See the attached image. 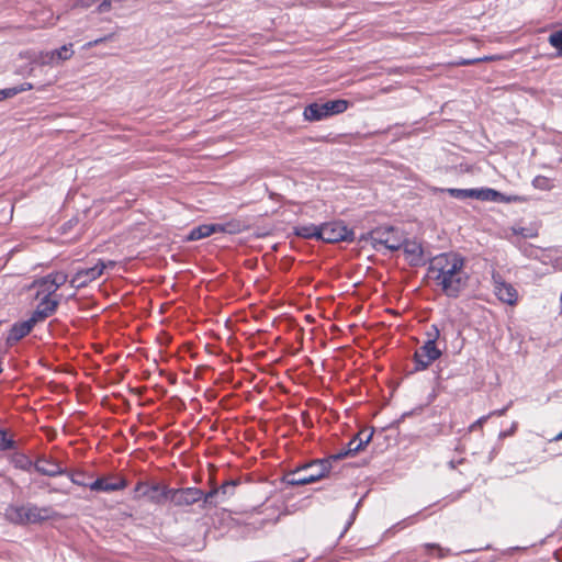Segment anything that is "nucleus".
<instances>
[{
  "mask_svg": "<svg viewBox=\"0 0 562 562\" xmlns=\"http://www.w3.org/2000/svg\"><path fill=\"white\" fill-rule=\"evenodd\" d=\"M464 266L465 259L460 254L443 252L430 260L428 273L446 296L457 299L469 282Z\"/></svg>",
  "mask_w": 562,
  "mask_h": 562,
  "instance_id": "nucleus-1",
  "label": "nucleus"
},
{
  "mask_svg": "<svg viewBox=\"0 0 562 562\" xmlns=\"http://www.w3.org/2000/svg\"><path fill=\"white\" fill-rule=\"evenodd\" d=\"M331 469L330 459L315 460L284 475L288 485H306L326 476Z\"/></svg>",
  "mask_w": 562,
  "mask_h": 562,
  "instance_id": "nucleus-2",
  "label": "nucleus"
},
{
  "mask_svg": "<svg viewBox=\"0 0 562 562\" xmlns=\"http://www.w3.org/2000/svg\"><path fill=\"white\" fill-rule=\"evenodd\" d=\"M345 99L328 100L323 103L314 102L305 106L303 116L306 121L316 122L329 116L344 113L349 108Z\"/></svg>",
  "mask_w": 562,
  "mask_h": 562,
  "instance_id": "nucleus-3",
  "label": "nucleus"
},
{
  "mask_svg": "<svg viewBox=\"0 0 562 562\" xmlns=\"http://www.w3.org/2000/svg\"><path fill=\"white\" fill-rule=\"evenodd\" d=\"M370 239L373 247L384 246L392 251L401 249L403 245V237L400 231L393 226L376 227L370 232Z\"/></svg>",
  "mask_w": 562,
  "mask_h": 562,
  "instance_id": "nucleus-4",
  "label": "nucleus"
},
{
  "mask_svg": "<svg viewBox=\"0 0 562 562\" xmlns=\"http://www.w3.org/2000/svg\"><path fill=\"white\" fill-rule=\"evenodd\" d=\"M353 231L349 229L341 221L321 224V240L323 241L338 243L353 240Z\"/></svg>",
  "mask_w": 562,
  "mask_h": 562,
  "instance_id": "nucleus-5",
  "label": "nucleus"
},
{
  "mask_svg": "<svg viewBox=\"0 0 562 562\" xmlns=\"http://www.w3.org/2000/svg\"><path fill=\"white\" fill-rule=\"evenodd\" d=\"M136 497H146L149 502L160 505L169 499L170 487L159 483L138 482L135 486Z\"/></svg>",
  "mask_w": 562,
  "mask_h": 562,
  "instance_id": "nucleus-6",
  "label": "nucleus"
},
{
  "mask_svg": "<svg viewBox=\"0 0 562 562\" xmlns=\"http://www.w3.org/2000/svg\"><path fill=\"white\" fill-rule=\"evenodd\" d=\"M202 497L203 491L198 487H170L168 501L176 507H189L201 502Z\"/></svg>",
  "mask_w": 562,
  "mask_h": 562,
  "instance_id": "nucleus-7",
  "label": "nucleus"
},
{
  "mask_svg": "<svg viewBox=\"0 0 562 562\" xmlns=\"http://www.w3.org/2000/svg\"><path fill=\"white\" fill-rule=\"evenodd\" d=\"M106 269L105 261L99 259L92 267L77 269L69 283L71 288L80 289L88 285L90 282L97 280Z\"/></svg>",
  "mask_w": 562,
  "mask_h": 562,
  "instance_id": "nucleus-8",
  "label": "nucleus"
},
{
  "mask_svg": "<svg viewBox=\"0 0 562 562\" xmlns=\"http://www.w3.org/2000/svg\"><path fill=\"white\" fill-rule=\"evenodd\" d=\"M442 355V351L437 345H430V342H424L414 353V371H424L429 368L437 359Z\"/></svg>",
  "mask_w": 562,
  "mask_h": 562,
  "instance_id": "nucleus-9",
  "label": "nucleus"
},
{
  "mask_svg": "<svg viewBox=\"0 0 562 562\" xmlns=\"http://www.w3.org/2000/svg\"><path fill=\"white\" fill-rule=\"evenodd\" d=\"M492 281L494 293L499 301L508 305H515L517 303L518 293L513 284L506 282L498 272L492 274Z\"/></svg>",
  "mask_w": 562,
  "mask_h": 562,
  "instance_id": "nucleus-10",
  "label": "nucleus"
},
{
  "mask_svg": "<svg viewBox=\"0 0 562 562\" xmlns=\"http://www.w3.org/2000/svg\"><path fill=\"white\" fill-rule=\"evenodd\" d=\"M72 44H66L57 49L43 52L40 54L38 61L41 65L55 66L72 57Z\"/></svg>",
  "mask_w": 562,
  "mask_h": 562,
  "instance_id": "nucleus-11",
  "label": "nucleus"
},
{
  "mask_svg": "<svg viewBox=\"0 0 562 562\" xmlns=\"http://www.w3.org/2000/svg\"><path fill=\"white\" fill-rule=\"evenodd\" d=\"M55 512L52 507H38L34 504L25 505L24 520L27 524H38L53 518Z\"/></svg>",
  "mask_w": 562,
  "mask_h": 562,
  "instance_id": "nucleus-12",
  "label": "nucleus"
},
{
  "mask_svg": "<svg viewBox=\"0 0 562 562\" xmlns=\"http://www.w3.org/2000/svg\"><path fill=\"white\" fill-rule=\"evenodd\" d=\"M34 468L38 473L47 476H57L67 473V470H65L57 461L46 457H40L35 461Z\"/></svg>",
  "mask_w": 562,
  "mask_h": 562,
  "instance_id": "nucleus-13",
  "label": "nucleus"
},
{
  "mask_svg": "<svg viewBox=\"0 0 562 562\" xmlns=\"http://www.w3.org/2000/svg\"><path fill=\"white\" fill-rule=\"evenodd\" d=\"M488 188H480V189H456V188H447L442 189V192L448 193L451 198L458 200L465 199H475L480 201H486V193Z\"/></svg>",
  "mask_w": 562,
  "mask_h": 562,
  "instance_id": "nucleus-14",
  "label": "nucleus"
},
{
  "mask_svg": "<svg viewBox=\"0 0 562 562\" xmlns=\"http://www.w3.org/2000/svg\"><path fill=\"white\" fill-rule=\"evenodd\" d=\"M91 491L97 492H115L125 488L126 482L124 480H119L117 482H109L104 477H99L95 481L88 484Z\"/></svg>",
  "mask_w": 562,
  "mask_h": 562,
  "instance_id": "nucleus-15",
  "label": "nucleus"
},
{
  "mask_svg": "<svg viewBox=\"0 0 562 562\" xmlns=\"http://www.w3.org/2000/svg\"><path fill=\"white\" fill-rule=\"evenodd\" d=\"M33 329L32 325L26 321L23 322H16L12 325L9 335L7 337V342L9 345H13L14 342H18L22 338H24L26 335L30 334V331Z\"/></svg>",
  "mask_w": 562,
  "mask_h": 562,
  "instance_id": "nucleus-16",
  "label": "nucleus"
},
{
  "mask_svg": "<svg viewBox=\"0 0 562 562\" xmlns=\"http://www.w3.org/2000/svg\"><path fill=\"white\" fill-rule=\"evenodd\" d=\"M486 201L497 202V203H521L525 202L526 199L520 195H506L495 189L488 188L486 193Z\"/></svg>",
  "mask_w": 562,
  "mask_h": 562,
  "instance_id": "nucleus-17",
  "label": "nucleus"
},
{
  "mask_svg": "<svg viewBox=\"0 0 562 562\" xmlns=\"http://www.w3.org/2000/svg\"><path fill=\"white\" fill-rule=\"evenodd\" d=\"M294 234L305 239H319L321 240V225L304 224L294 227Z\"/></svg>",
  "mask_w": 562,
  "mask_h": 562,
  "instance_id": "nucleus-18",
  "label": "nucleus"
},
{
  "mask_svg": "<svg viewBox=\"0 0 562 562\" xmlns=\"http://www.w3.org/2000/svg\"><path fill=\"white\" fill-rule=\"evenodd\" d=\"M34 286L37 289V296H48L52 297L53 294L56 293L57 289H55L54 283L49 274H46L34 282Z\"/></svg>",
  "mask_w": 562,
  "mask_h": 562,
  "instance_id": "nucleus-19",
  "label": "nucleus"
},
{
  "mask_svg": "<svg viewBox=\"0 0 562 562\" xmlns=\"http://www.w3.org/2000/svg\"><path fill=\"white\" fill-rule=\"evenodd\" d=\"M24 513H25V505H21V506L10 505L5 509V517L12 524L25 525Z\"/></svg>",
  "mask_w": 562,
  "mask_h": 562,
  "instance_id": "nucleus-20",
  "label": "nucleus"
},
{
  "mask_svg": "<svg viewBox=\"0 0 562 562\" xmlns=\"http://www.w3.org/2000/svg\"><path fill=\"white\" fill-rule=\"evenodd\" d=\"M402 248L412 261H418L422 259L423 248L418 243L403 239Z\"/></svg>",
  "mask_w": 562,
  "mask_h": 562,
  "instance_id": "nucleus-21",
  "label": "nucleus"
},
{
  "mask_svg": "<svg viewBox=\"0 0 562 562\" xmlns=\"http://www.w3.org/2000/svg\"><path fill=\"white\" fill-rule=\"evenodd\" d=\"M33 88L32 83L24 82L15 87L5 88L0 90V101L15 97L21 92L29 91Z\"/></svg>",
  "mask_w": 562,
  "mask_h": 562,
  "instance_id": "nucleus-22",
  "label": "nucleus"
},
{
  "mask_svg": "<svg viewBox=\"0 0 562 562\" xmlns=\"http://www.w3.org/2000/svg\"><path fill=\"white\" fill-rule=\"evenodd\" d=\"M356 445H357V439L352 438L348 442L346 449H342L338 453H335V454L330 456L328 459H330V462H331V461H337V460H341V459L347 458V457L355 456L356 453H358L359 451L362 450V448H356Z\"/></svg>",
  "mask_w": 562,
  "mask_h": 562,
  "instance_id": "nucleus-23",
  "label": "nucleus"
},
{
  "mask_svg": "<svg viewBox=\"0 0 562 562\" xmlns=\"http://www.w3.org/2000/svg\"><path fill=\"white\" fill-rule=\"evenodd\" d=\"M201 502V508L215 507L217 504L222 503L220 490L215 487L207 493L203 492Z\"/></svg>",
  "mask_w": 562,
  "mask_h": 562,
  "instance_id": "nucleus-24",
  "label": "nucleus"
},
{
  "mask_svg": "<svg viewBox=\"0 0 562 562\" xmlns=\"http://www.w3.org/2000/svg\"><path fill=\"white\" fill-rule=\"evenodd\" d=\"M58 304H59L58 299L43 296L36 307L38 310H41L42 312H44L46 314V316L49 317L50 315H53L56 312Z\"/></svg>",
  "mask_w": 562,
  "mask_h": 562,
  "instance_id": "nucleus-25",
  "label": "nucleus"
},
{
  "mask_svg": "<svg viewBox=\"0 0 562 562\" xmlns=\"http://www.w3.org/2000/svg\"><path fill=\"white\" fill-rule=\"evenodd\" d=\"M209 236H211L210 224H202L191 229L188 240H199Z\"/></svg>",
  "mask_w": 562,
  "mask_h": 562,
  "instance_id": "nucleus-26",
  "label": "nucleus"
},
{
  "mask_svg": "<svg viewBox=\"0 0 562 562\" xmlns=\"http://www.w3.org/2000/svg\"><path fill=\"white\" fill-rule=\"evenodd\" d=\"M374 434L373 428H364L361 429L353 438L357 439L356 448H362V450L366 448V446L371 441L372 436Z\"/></svg>",
  "mask_w": 562,
  "mask_h": 562,
  "instance_id": "nucleus-27",
  "label": "nucleus"
},
{
  "mask_svg": "<svg viewBox=\"0 0 562 562\" xmlns=\"http://www.w3.org/2000/svg\"><path fill=\"white\" fill-rule=\"evenodd\" d=\"M548 41L557 49L555 57H562V30L551 33Z\"/></svg>",
  "mask_w": 562,
  "mask_h": 562,
  "instance_id": "nucleus-28",
  "label": "nucleus"
},
{
  "mask_svg": "<svg viewBox=\"0 0 562 562\" xmlns=\"http://www.w3.org/2000/svg\"><path fill=\"white\" fill-rule=\"evenodd\" d=\"M236 485V481L229 480L225 481L221 486L216 487L217 490H220L222 502H224L228 496L234 494Z\"/></svg>",
  "mask_w": 562,
  "mask_h": 562,
  "instance_id": "nucleus-29",
  "label": "nucleus"
},
{
  "mask_svg": "<svg viewBox=\"0 0 562 562\" xmlns=\"http://www.w3.org/2000/svg\"><path fill=\"white\" fill-rule=\"evenodd\" d=\"M426 340L424 342H430V345H436V342L441 338V333L438 325L432 324L425 333Z\"/></svg>",
  "mask_w": 562,
  "mask_h": 562,
  "instance_id": "nucleus-30",
  "label": "nucleus"
},
{
  "mask_svg": "<svg viewBox=\"0 0 562 562\" xmlns=\"http://www.w3.org/2000/svg\"><path fill=\"white\" fill-rule=\"evenodd\" d=\"M496 59H497L496 56H484V57L471 58V59L460 58L459 60H457L454 63V65H457V66H469V65H474V64H477V63H481V61H490V60H496Z\"/></svg>",
  "mask_w": 562,
  "mask_h": 562,
  "instance_id": "nucleus-31",
  "label": "nucleus"
},
{
  "mask_svg": "<svg viewBox=\"0 0 562 562\" xmlns=\"http://www.w3.org/2000/svg\"><path fill=\"white\" fill-rule=\"evenodd\" d=\"M48 274L52 278L55 289L57 290L68 281V276L66 272L55 271Z\"/></svg>",
  "mask_w": 562,
  "mask_h": 562,
  "instance_id": "nucleus-32",
  "label": "nucleus"
},
{
  "mask_svg": "<svg viewBox=\"0 0 562 562\" xmlns=\"http://www.w3.org/2000/svg\"><path fill=\"white\" fill-rule=\"evenodd\" d=\"M14 448V440L10 438L5 430L0 429V451H5Z\"/></svg>",
  "mask_w": 562,
  "mask_h": 562,
  "instance_id": "nucleus-33",
  "label": "nucleus"
},
{
  "mask_svg": "<svg viewBox=\"0 0 562 562\" xmlns=\"http://www.w3.org/2000/svg\"><path fill=\"white\" fill-rule=\"evenodd\" d=\"M423 548L428 552H432V551H436L437 552V555L438 558H445L446 555H448L450 553V550L449 549H445V548H441L439 544L437 543H425L423 546Z\"/></svg>",
  "mask_w": 562,
  "mask_h": 562,
  "instance_id": "nucleus-34",
  "label": "nucleus"
},
{
  "mask_svg": "<svg viewBox=\"0 0 562 562\" xmlns=\"http://www.w3.org/2000/svg\"><path fill=\"white\" fill-rule=\"evenodd\" d=\"M532 186H533V188L539 189V190H550L551 189L550 180L544 176L535 177L532 180Z\"/></svg>",
  "mask_w": 562,
  "mask_h": 562,
  "instance_id": "nucleus-35",
  "label": "nucleus"
},
{
  "mask_svg": "<svg viewBox=\"0 0 562 562\" xmlns=\"http://www.w3.org/2000/svg\"><path fill=\"white\" fill-rule=\"evenodd\" d=\"M224 227L226 234H238L243 229L241 223L237 220H232L224 223Z\"/></svg>",
  "mask_w": 562,
  "mask_h": 562,
  "instance_id": "nucleus-36",
  "label": "nucleus"
},
{
  "mask_svg": "<svg viewBox=\"0 0 562 562\" xmlns=\"http://www.w3.org/2000/svg\"><path fill=\"white\" fill-rule=\"evenodd\" d=\"M47 317L48 316H46L44 312L36 307L27 322L32 325V327H34L37 323L45 321Z\"/></svg>",
  "mask_w": 562,
  "mask_h": 562,
  "instance_id": "nucleus-37",
  "label": "nucleus"
},
{
  "mask_svg": "<svg viewBox=\"0 0 562 562\" xmlns=\"http://www.w3.org/2000/svg\"><path fill=\"white\" fill-rule=\"evenodd\" d=\"M69 477H71V481L75 484L88 486V483L83 482L82 477H86L85 472L82 471H75V472H67L66 473Z\"/></svg>",
  "mask_w": 562,
  "mask_h": 562,
  "instance_id": "nucleus-38",
  "label": "nucleus"
},
{
  "mask_svg": "<svg viewBox=\"0 0 562 562\" xmlns=\"http://www.w3.org/2000/svg\"><path fill=\"white\" fill-rule=\"evenodd\" d=\"M111 7H112L111 0H102L98 5L97 11H98V13H105V12L110 11Z\"/></svg>",
  "mask_w": 562,
  "mask_h": 562,
  "instance_id": "nucleus-39",
  "label": "nucleus"
},
{
  "mask_svg": "<svg viewBox=\"0 0 562 562\" xmlns=\"http://www.w3.org/2000/svg\"><path fill=\"white\" fill-rule=\"evenodd\" d=\"M490 418V415H485L475 420L470 427V431H474L476 428L482 427L483 424Z\"/></svg>",
  "mask_w": 562,
  "mask_h": 562,
  "instance_id": "nucleus-40",
  "label": "nucleus"
},
{
  "mask_svg": "<svg viewBox=\"0 0 562 562\" xmlns=\"http://www.w3.org/2000/svg\"><path fill=\"white\" fill-rule=\"evenodd\" d=\"M210 228H211V235H213L215 233H225L224 223H211Z\"/></svg>",
  "mask_w": 562,
  "mask_h": 562,
  "instance_id": "nucleus-41",
  "label": "nucleus"
},
{
  "mask_svg": "<svg viewBox=\"0 0 562 562\" xmlns=\"http://www.w3.org/2000/svg\"><path fill=\"white\" fill-rule=\"evenodd\" d=\"M112 34H110L109 36H104V37H100V38H97L94 41H91L87 44L88 47H94V46H98L99 44L103 43L104 41H108L110 38H112Z\"/></svg>",
  "mask_w": 562,
  "mask_h": 562,
  "instance_id": "nucleus-42",
  "label": "nucleus"
},
{
  "mask_svg": "<svg viewBox=\"0 0 562 562\" xmlns=\"http://www.w3.org/2000/svg\"><path fill=\"white\" fill-rule=\"evenodd\" d=\"M514 233L516 235H521L524 237H533L535 235L529 233V231L525 227H520V228H513Z\"/></svg>",
  "mask_w": 562,
  "mask_h": 562,
  "instance_id": "nucleus-43",
  "label": "nucleus"
},
{
  "mask_svg": "<svg viewBox=\"0 0 562 562\" xmlns=\"http://www.w3.org/2000/svg\"><path fill=\"white\" fill-rule=\"evenodd\" d=\"M360 504H361V501H359V502H358V504L356 505V508H355V509H353V512L351 513L350 518H349V520L347 521V525H346L345 530H347V529H348V528L353 524V521H355V519H356L357 510H358V508H359Z\"/></svg>",
  "mask_w": 562,
  "mask_h": 562,
  "instance_id": "nucleus-44",
  "label": "nucleus"
},
{
  "mask_svg": "<svg viewBox=\"0 0 562 562\" xmlns=\"http://www.w3.org/2000/svg\"><path fill=\"white\" fill-rule=\"evenodd\" d=\"M512 403H509L507 406L501 408V409H496L492 413H490V417L493 416V415H496V416H503L505 415V413L507 412L508 407L510 406Z\"/></svg>",
  "mask_w": 562,
  "mask_h": 562,
  "instance_id": "nucleus-45",
  "label": "nucleus"
},
{
  "mask_svg": "<svg viewBox=\"0 0 562 562\" xmlns=\"http://www.w3.org/2000/svg\"><path fill=\"white\" fill-rule=\"evenodd\" d=\"M516 427H517V424H516V423H514V424L512 425V428H508V431H503V432H501V434H499V436H501V437H506V436H508V435H512V434L515 431Z\"/></svg>",
  "mask_w": 562,
  "mask_h": 562,
  "instance_id": "nucleus-46",
  "label": "nucleus"
},
{
  "mask_svg": "<svg viewBox=\"0 0 562 562\" xmlns=\"http://www.w3.org/2000/svg\"><path fill=\"white\" fill-rule=\"evenodd\" d=\"M105 265H106V268H109V267L113 268L115 266V262L112 261V260H109V261L105 262Z\"/></svg>",
  "mask_w": 562,
  "mask_h": 562,
  "instance_id": "nucleus-47",
  "label": "nucleus"
},
{
  "mask_svg": "<svg viewBox=\"0 0 562 562\" xmlns=\"http://www.w3.org/2000/svg\"><path fill=\"white\" fill-rule=\"evenodd\" d=\"M561 439H562V431L559 435H557V437H555V440H561Z\"/></svg>",
  "mask_w": 562,
  "mask_h": 562,
  "instance_id": "nucleus-48",
  "label": "nucleus"
},
{
  "mask_svg": "<svg viewBox=\"0 0 562 562\" xmlns=\"http://www.w3.org/2000/svg\"><path fill=\"white\" fill-rule=\"evenodd\" d=\"M2 324V321H0V325Z\"/></svg>",
  "mask_w": 562,
  "mask_h": 562,
  "instance_id": "nucleus-49",
  "label": "nucleus"
}]
</instances>
